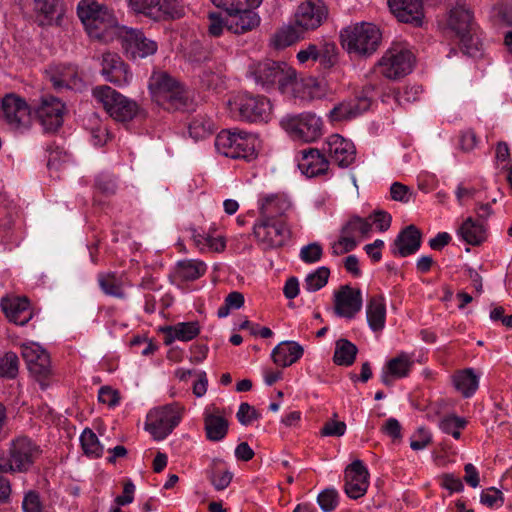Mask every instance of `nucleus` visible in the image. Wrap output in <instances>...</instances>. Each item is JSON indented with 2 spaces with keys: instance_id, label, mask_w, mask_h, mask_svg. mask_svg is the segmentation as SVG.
Masks as SVG:
<instances>
[{
  "instance_id": "obj_24",
  "label": "nucleus",
  "mask_w": 512,
  "mask_h": 512,
  "mask_svg": "<svg viewBox=\"0 0 512 512\" xmlns=\"http://www.w3.org/2000/svg\"><path fill=\"white\" fill-rule=\"evenodd\" d=\"M388 6L399 22L421 27L424 19L422 0H388Z\"/></svg>"
},
{
  "instance_id": "obj_56",
  "label": "nucleus",
  "mask_w": 512,
  "mask_h": 512,
  "mask_svg": "<svg viewBox=\"0 0 512 512\" xmlns=\"http://www.w3.org/2000/svg\"><path fill=\"white\" fill-rule=\"evenodd\" d=\"M331 121L349 120L355 117L351 102H342L335 106L329 113Z\"/></svg>"
},
{
  "instance_id": "obj_9",
  "label": "nucleus",
  "mask_w": 512,
  "mask_h": 512,
  "mask_svg": "<svg viewBox=\"0 0 512 512\" xmlns=\"http://www.w3.org/2000/svg\"><path fill=\"white\" fill-rule=\"evenodd\" d=\"M39 452V447L30 438H16L11 442L9 458L0 460V473L28 471Z\"/></svg>"
},
{
  "instance_id": "obj_22",
  "label": "nucleus",
  "mask_w": 512,
  "mask_h": 512,
  "mask_svg": "<svg viewBox=\"0 0 512 512\" xmlns=\"http://www.w3.org/2000/svg\"><path fill=\"white\" fill-rule=\"evenodd\" d=\"M369 472L361 460H355L345 469L344 490L349 498L365 495L369 486Z\"/></svg>"
},
{
  "instance_id": "obj_2",
  "label": "nucleus",
  "mask_w": 512,
  "mask_h": 512,
  "mask_svg": "<svg viewBox=\"0 0 512 512\" xmlns=\"http://www.w3.org/2000/svg\"><path fill=\"white\" fill-rule=\"evenodd\" d=\"M448 26L458 37L460 48L464 54L471 57L481 54L482 43L478 34L479 27L465 0H458L450 10Z\"/></svg>"
},
{
  "instance_id": "obj_49",
  "label": "nucleus",
  "mask_w": 512,
  "mask_h": 512,
  "mask_svg": "<svg viewBox=\"0 0 512 512\" xmlns=\"http://www.w3.org/2000/svg\"><path fill=\"white\" fill-rule=\"evenodd\" d=\"M160 0H129L130 9L137 13L143 14L146 17L155 20L154 11L156 10L157 4Z\"/></svg>"
},
{
  "instance_id": "obj_64",
  "label": "nucleus",
  "mask_w": 512,
  "mask_h": 512,
  "mask_svg": "<svg viewBox=\"0 0 512 512\" xmlns=\"http://www.w3.org/2000/svg\"><path fill=\"white\" fill-rule=\"evenodd\" d=\"M391 221H392V217L386 211L377 210L373 213V223L382 232L389 229V227L391 225Z\"/></svg>"
},
{
  "instance_id": "obj_1",
  "label": "nucleus",
  "mask_w": 512,
  "mask_h": 512,
  "mask_svg": "<svg viewBox=\"0 0 512 512\" xmlns=\"http://www.w3.org/2000/svg\"><path fill=\"white\" fill-rule=\"evenodd\" d=\"M381 39L380 29L369 22L351 24L340 32L342 48L350 56L357 58L372 56L378 50Z\"/></svg>"
},
{
  "instance_id": "obj_62",
  "label": "nucleus",
  "mask_w": 512,
  "mask_h": 512,
  "mask_svg": "<svg viewBox=\"0 0 512 512\" xmlns=\"http://www.w3.org/2000/svg\"><path fill=\"white\" fill-rule=\"evenodd\" d=\"M441 485L443 488L449 490L450 493L461 492L464 489L461 479L449 473L442 475Z\"/></svg>"
},
{
  "instance_id": "obj_19",
  "label": "nucleus",
  "mask_w": 512,
  "mask_h": 512,
  "mask_svg": "<svg viewBox=\"0 0 512 512\" xmlns=\"http://www.w3.org/2000/svg\"><path fill=\"white\" fill-rule=\"evenodd\" d=\"M323 151L340 168L349 167L356 159V148L353 142L339 134H332L327 138Z\"/></svg>"
},
{
  "instance_id": "obj_13",
  "label": "nucleus",
  "mask_w": 512,
  "mask_h": 512,
  "mask_svg": "<svg viewBox=\"0 0 512 512\" xmlns=\"http://www.w3.org/2000/svg\"><path fill=\"white\" fill-rule=\"evenodd\" d=\"M414 55L407 49L393 46L378 62L380 72L389 79H398L412 71Z\"/></svg>"
},
{
  "instance_id": "obj_15",
  "label": "nucleus",
  "mask_w": 512,
  "mask_h": 512,
  "mask_svg": "<svg viewBox=\"0 0 512 512\" xmlns=\"http://www.w3.org/2000/svg\"><path fill=\"white\" fill-rule=\"evenodd\" d=\"M0 118L12 129L25 130L31 124V109L23 98L7 94L1 100Z\"/></svg>"
},
{
  "instance_id": "obj_47",
  "label": "nucleus",
  "mask_w": 512,
  "mask_h": 512,
  "mask_svg": "<svg viewBox=\"0 0 512 512\" xmlns=\"http://www.w3.org/2000/svg\"><path fill=\"white\" fill-rule=\"evenodd\" d=\"M372 229V223L367 219H363L359 216H353L349 221L342 227L341 233L348 235L359 234L361 236H367Z\"/></svg>"
},
{
  "instance_id": "obj_55",
  "label": "nucleus",
  "mask_w": 512,
  "mask_h": 512,
  "mask_svg": "<svg viewBox=\"0 0 512 512\" xmlns=\"http://www.w3.org/2000/svg\"><path fill=\"white\" fill-rule=\"evenodd\" d=\"M207 17L209 21V35L219 37L222 34L223 29L226 28L227 17L223 18L219 12H209Z\"/></svg>"
},
{
  "instance_id": "obj_27",
  "label": "nucleus",
  "mask_w": 512,
  "mask_h": 512,
  "mask_svg": "<svg viewBox=\"0 0 512 512\" xmlns=\"http://www.w3.org/2000/svg\"><path fill=\"white\" fill-rule=\"evenodd\" d=\"M421 231L413 224L400 231L394 240L391 252L395 256L407 257L416 253L421 246Z\"/></svg>"
},
{
  "instance_id": "obj_54",
  "label": "nucleus",
  "mask_w": 512,
  "mask_h": 512,
  "mask_svg": "<svg viewBox=\"0 0 512 512\" xmlns=\"http://www.w3.org/2000/svg\"><path fill=\"white\" fill-rule=\"evenodd\" d=\"M236 417L242 425L248 426L253 421L258 420L261 417V414L253 406L243 402L239 406Z\"/></svg>"
},
{
  "instance_id": "obj_52",
  "label": "nucleus",
  "mask_w": 512,
  "mask_h": 512,
  "mask_svg": "<svg viewBox=\"0 0 512 512\" xmlns=\"http://www.w3.org/2000/svg\"><path fill=\"white\" fill-rule=\"evenodd\" d=\"M22 509L24 512H46L41 502L40 494L35 490H29L25 493Z\"/></svg>"
},
{
  "instance_id": "obj_14",
  "label": "nucleus",
  "mask_w": 512,
  "mask_h": 512,
  "mask_svg": "<svg viewBox=\"0 0 512 512\" xmlns=\"http://www.w3.org/2000/svg\"><path fill=\"white\" fill-rule=\"evenodd\" d=\"M119 38L125 54L133 60L153 55L158 49L157 43L147 38L144 32L137 28L121 27Z\"/></svg>"
},
{
  "instance_id": "obj_11",
  "label": "nucleus",
  "mask_w": 512,
  "mask_h": 512,
  "mask_svg": "<svg viewBox=\"0 0 512 512\" xmlns=\"http://www.w3.org/2000/svg\"><path fill=\"white\" fill-rule=\"evenodd\" d=\"M230 104L241 120L251 123L268 122L272 112L270 100L263 95L240 94Z\"/></svg>"
},
{
  "instance_id": "obj_12",
  "label": "nucleus",
  "mask_w": 512,
  "mask_h": 512,
  "mask_svg": "<svg viewBox=\"0 0 512 512\" xmlns=\"http://www.w3.org/2000/svg\"><path fill=\"white\" fill-rule=\"evenodd\" d=\"M253 235L263 250L283 247L291 238L292 232L286 222H261L253 225Z\"/></svg>"
},
{
  "instance_id": "obj_32",
  "label": "nucleus",
  "mask_w": 512,
  "mask_h": 512,
  "mask_svg": "<svg viewBox=\"0 0 512 512\" xmlns=\"http://www.w3.org/2000/svg\"><path fill=\"white\" fill-rule=\"evenodd\" d=\"M98 284L105 295L118 299H125V285L127 278L124 274L116 272H101L98 274Z\"/></svg>"
},
{
  "instance_id": "obj_29",
  "label": "nucleus",
  "mask_w": 512,
  "mask_h": 512,
  "mask_svg": "<svg viewBox=\"0 0 512 512\" xmlns=\"http://www.w3.org/2000/svg\"><path fill=\"white\" fill-rule=\"evenodd\" d=\"M1 308L9 321L16 325L27 324L33 316L30 302L26 297L4 298L1 301Z\"/></svg>"
},
{
  "instance_id": "obj_38",
  "label": "nucleus",
  "mask_w": 512,
  "mask_h": 512,
  "mask_svg": "<svg viewBox=\"0 0 512 512\" xmlns=\"http://www.w3.org/2000/svg\"><path fill=\"white\" fill-rule=\"evenodd\" d=\"M453 384L463 397H471L478 389L479 379L472 368H466L456 372L453 377Z\"/></svg>"
},
{
  "instance_id": "obj_26",
  "label": "nucleus",
  "mask_w": 512,
  "mask_h": 512,
  "mask_svg": "<svg viewBox=\"0 0 512 512\" xmlns=\"http://www.w3.org/2000/svg\"><path fill=\"white\" fill-rule=\"evenodd\" d=\"M299 154L298 167L304 175L311 178L327 173L329 160L318 149L306 148Z\"/></svg>"
},
{
  "instance_id": "obj_44",
  "label": "nucleus",
  "mask_w": 512,
  "mask_h": 512,
  "mask_svg": "<svg viewBox=\"0 0 512 512\" xmlns=\"http://www.w3.org/2000/svg\"><path fill=\"white\" fill-rule=\"evenodd\" d=\"M329 276L330 269L326 266H321L306 276L304 287L309 292L318 291L327 284Z\"/></svg>"
},
{
  "instance_id": "obj_3",
  "label": "nucleus",
  "mask_w": 512,
  "mask_h": 512,
  "mask_svg": "<svg viewBox=\"0 0 512 512\" xmlns=\"http://www.w3.org/2000/svg\"><path fill=\"white\" fill-rule=\"evenodd\" d=\"M149 90L153 101L167 111L183 110L189 105L187 90L167 72H154L149 79Z\"/></svg>"
},
{
  "instance_id": "obj_25",
  "label": "nucleus",
  "mask_w": 512,
  "mask_h": 512,
  "mask_svg": "<svg viewBox=\"0 0 512 512\" xmlns=\"http://www.w3.org/2000/svg\"><path fill=\"white\" fill-rule=\"evenodd\" d=\"M226 29L234 34H244L260 24V17L252 9H242L239 4L226 11Z\"/></svg>"
},
{
  "instance_id": "obj_39",
  "label": "nucleus",
  "mask_w": 512,
  "mask_h": 512,
  "mask_svg": "<svg viewBox=\"0 0 512 512\" xmlns=\"http://www.w3.org/2000/svg\"><path fill=\"white\" fill-rule=\"evenodd\" d=\"M358 348L351 341L341 338L335 343L333 362L339 366H351L356 359Z\"/></svg>"
},
{
  "instance_id": "obj_37",
  "label": "nucleus",
  "mask_w": 512,
  "mask_h": 512,
  "mask_svg": "<svg viewBox=\"0 0 512 512\" xmlns=\"http://www.w3.org/2000/svg\"><path fill=\"white\" fill-rule=\"evenodd\" d=\"M458 233L466 243L473 246L480 245L487 237L485 225L471 217L462 223Z\"/></svg>"
},
{
  "instance_id": "obj_40",
  "label": "nucleus",
  "mask_w": 512,
  "mask_h": 512,
  "mask_svg": "<svg viewBox=\"0 0 512 512\" xmlns=\"http://www.w3.org/2000/svg\"><path fill=\"white\" fill-rule=\"evenodd\" d=\"M154 13V21L175 20L184 16V8L178 0H160Z\"/></svg>"
},
{
  "instance_id": "obj_42",
  "label": "nucleus",
  "mask_w": 512,
  "mask_h": 512,
  "mask_svg": "<svg viewBox=\"0 0 512 512\" xmlns=\"http://www.w3.org/2000/svg\"><path fill=\"white\" fill-rule=\"evenodd\" d=\"M178 274L185 280L193 281L201 277L206 272V264L198 260H183L178 262Z\"/></svg>"
},
{
  "instance_id": "obj_53",
  "label": "nucleus",
  "mask_w": 512,
  "mask_h": 512,
  "mask_svg": "<svg viewBox=\"0 0 512 512\" xmlns=\"http://www.w3.org/2000/svg\"><path fill=\"white\" fill-rule=\"evenodd\" d=\"M480 501L483 505L490 508L501 507L504 504V496L499 489L490 487L482 491Z\"/></svg>"
},
{
  "instance_id": "obj_60",
  "label": "nucleus",
  "mask_w": 512,
  "mask_h": 512,
  "mask_svg": "<svg viewBox=\"0 0 512 512\" xmlns=\"http://www.w3.org/2000/svg\"><path fill=\"white\" fill-rule=\"evenodd\" d=\"M318 60L325 67H331L336 62V45L334 43H325L322 49H319Z\"/></svg>"
},
{
  "instance_id": "obj_21",
  "label": "nucleus",
  "mask_w": 512,
  "mask_h": 512,
  "mask_svg": "<svg viewBox=\"0 0 512 512\" xmlns=\"http://www.w3.org/2000/svg\"><path fill=\"white\" fill-rule=\"evenodd\" d=\"M290 209L291 202L284 195H267L260 200L259 216L256 221L287 223V212Z\"/></svg>"
},
{
  "instance_id": "obj_28",
  "label": "nucleus",
  "mask_w": 512,
  "mask_h": 512,
  "mask_svg": "<svg viewBox=\"0 0 512 512\" xmlns=\"http://www.w3.org/2000/svg\"><path fill=\"white\" fill-rule=\"evenodd\" d=\"M204 429L206 438L212 442L223 440L229 429V422L225 417L224 410L213 406L204 412Z\"/></svg>"
},
{
  "instance_id": "obj_18",
  "label": "nucleus",
  "mask_w": 512,
  "mask_h": 512,
  "mask_svg": "<svg viewBox=\"0 0 512 512\" xmlns=\"http://www.w3.org/2000/svg\"><path fill=\"white\" fill-rule=\"evenodd\" d=\"M101 75L106 81L119 87L129 84L132 79L128 64L119 54L110 51L102 54Z\"/></svg>"
},
{
  "instance_id": "obj_23",
  "label": "nucleus",
  "mask_w": 512,
  "mask_h": 512,
  "mask_svg": "<svg viewBox=\"0 0 512 512\" xmlns=\"http://www.w3.org/2000/svg\"><path fill=\"white\" fill-rule=\"evenodd\" d=\"M362 308V294L349 285L341 286L334 295V311L339 317L352 319Z\"/></svg>"
},
{
  "instance_id": "obj_43",
  "label": "nucleus",
  "mask_w": 512,
  "mask_h": 512,
  "mask_svg": "<svg viewBox=\"0 0 512 512\" xmlns=\"http://www.w3.org/2000/svg\"><path fill=\"white\" fill-rule=\"evenodd\" d=\"M412 365L413 361L410 356L402 352L398 356L390 359L386 363L385 367L388 369L389 373L394 375L395 378H404L408 376Z\"/></svg>"
},
{
  "instance_id": "obj_8",
  "label": "nucleus",
  "mask_w": 512,
  "mask_h": 512,
  "mask_svg": "<svg viewBox=\"0 0 512 512\" xmlns=\"http://www.w3.org/2000/svg\"><path fill=\"white\" fill-rule=\"evenodd\" d=\"M184 408L179 403H170L151 409L145 422V430L156 441L164 440L179 425Z\"/></svg>"
},
{
  "instance_id": "obj_51",
  "label": "nucleus",
  "mask_w": 512,
  "mask_h": 512,
  "mask_svg": "<svg viewBox=\"0 0 512 512\" xmlns=\"http://www.w3.org/2000/svg\"><path fill=\"white\" fill-rule=\"evenodd\" d=\"M323 255V248L320 243L313 242L303 246L300 250V259L307 264L318 262Z\"/></svg>"
},
{
  "instance_id": "obj_6",
  "label": "nucleus",
  "mask_w": 512,
  "mask_h": 512,
  "mask_svg": "<svg viewBox=\"0 0 512 512\" xmlns=\"http://www.w3.org/2000/svg\"><path fill=\"white\" fill-rule=\"evenodd\" d=\"M93 97L102 104L109 116L117 122H129L139 113L137 102L127 98L108 85L96 86Z\"/></svg>"
},
{
  "instance_id": "obj_10",
  "label": "nucleus",
  "mask_w": 512,
  "mask_h": 512,
  "mask_svg": "<svg viewBox=\"0 0 512 512\" xmlns=\"http://www.w3.org/2000/svg\"><path fill=\"white\" fill-rule=\"evenodd\" d=\"M280 125L295 141L311 143L322 136L323 122L313 113L286 115Z\"/></svg>"
},
{
  "instance_id": "obj_36",
  "label": "nucleus",
  "mask_w": 512,
  "mask_h": 512,
  "mask_svg": "<svg viewBox=\"0 0 512 512\" xmlns=\"http://www.w3.org/2000/svg\"><path fill=\"white\" fill-rule=\"evenodd\" d=\"M35 11L41 17L40 25L59 24L63 15L62 5L59 0H34Z\"/></svg>"
},
{
  "instance_id": "obj_63",
  "label": "nucleus",
  "mask_w": 512,
  "mask_h": 512,
  "mask_svg": "<svg viewBox=\"0 0 512 512\" xmlns=\"http://www.w3.org/2000/svg\"><path fill=\"white\" fill-rule=\"evenodd\" d=\"M135 486L131 480L125 482L123 487V494L115 498V502L119 506L130 504L134 500Z\"/></svg>"
},
{
  "instance_id": "obj_48",
  "label": "nucleus",
  "mask_w": 512,
  "mask_h": 512,
  "mask_svg": "<svg viewBox=\"0 0 512 512\" xmlns=\"http://www.w3.org/2000/svg\"><path fill=\"white\" fill-rule=\"evenodd\" d=\"M466 425L467 421L464 418L456 415H448L440 421L439 427L444 433L451 435L455 439H459L461 437V430L464 429Z\"/></svg>"
},
{
  "instance_id": "obj_61",
  "label": "nucleus",
  "mask_w": 512,
  "mask_h": 512,
  "mask_svg": "<svg viewBox=\"0 0 512 512\" xmlns=\"http://www.w3.org/2000/svg\"><path fill=\"white\" fill-rule=\"evenodd\" d=\"M98 400L103 404H107L109 407H114L119 403L120 396L117 390L109 386H103L99 390Z\"/></svg>"
},
{
  "instance_id": "obj_4",
  "label": "nucleus",
  "mask_w": 512,
  "mask_h": 512,
  "mask_svg": "<svg viewBox=\"0 0 512 512\" xmlns=\"http://www.w3.org/2000/svg\"><path fill=\"white\" fill-rule=\"evenodd\" d=\"M248 74L256 84L263 88L269 89L277 84L282 93L287 92L297 84L296 71L285 62L267 59L253 63L249 66Z\"/></svg>"
},
{
  "instance_id": "obj_57",
  "label": "nucleus",
  "mask_w": 512,
  "mask_h": 512,
  "mask_svg": "<svg viewBox=\"0 0 512 512\" xmlns=\"http://www.w3.org/2000/svg\"><path fill=\"white\" fill-rule=\"evenodd\" d=\"M357 246V241L355 240L353 235L342 234L337 243H334L332 246V251L334 255H340L344 253H348L355 249Z\"/></svg>"
},
{
  "instance_id": "obj_46",
  "label": "nucleus",
  "mask_w": 512,
  "mask_h": 512,
  "mask_svg": "<svg viewBox=\"0 0 512 512\" xmlns=\"http://www.w3.org/2000/svg\"><path fill=\"white\" fill-rule=\"evenodd\" d=\"M214 124L211 119L197 116L189 123L188 131L192 138L203 139L213 133Z\"/></svg>"
},
{
  "instance_id": "obj_16",
  "label": "nucleus",
  "mask_w": 512,
  "mask_h": 512,
  "mask_svg": "<svg viewBox=\"0 0 512 512\" xmlns=\"http://www.w3.org/2000/svg\"><path fill=\"white\" fill-rule=\"evenodd\" d=\"M327 17L328 9L323 1L306 0L297 7L293 19L306 35L318 29Z\"/></svg>"
},
{
  "instance_id": "obj_34",
  "label": "nucleus",
  "mask_w": 512,
  "mask_h": 512,
  "mask_svg": "<svg viewBox=\"0 0 512 512\" xmlns=\"http://www.w3.org/2000/svg\"><path fill=\"white\" fill-rule=\"evenodd\" d=\"M205 473L207 479L217 491L226 489L233 479V473L226 468L225 461L220 458L212 459Z\"/></svg>"
},
{
  "instance_id": "obj_35",
  "label": "nucleus",
  "mask_w": 512,
  "mask_h": 512,
  "mask_svg": "<svg viewBox=\"0 0 512 512\" xmlns=\"http://www.w3.org/2000/svg\"><path fill=\"white\" fill-rule=\"evenodd\" d=\"M305 36L301 28L293 21L291 24L277 29L271 37L270 44L277 50L284 49L304 39Z\"/></svg>"
},
{
  "instance_id": "obj_41",
  "label": "nucleus",
  "mask_w": 512,
  "mask_h": 512,
  "mask_svg": "<svg viewBox=\"0 0 512 512\" xmlns=\"http://www.w3.org/2000/svg\"><path fill=\"white\" fill-rule=\"evenodd\" d=\"M80 443L86 456L91 458L102 457L103 446L100 444L97 435L90 428L83 430L80 436Z\"/></svg>"
},
{
  "instance_id": "obj_58",
  "label": "nucleus",
  "mask_w": 512,
  "mask_h": 512,
  "mask_svg": "<svg viewBox=\"0 0 512 512\" xmlns=\"http://www.w3.org/2000/svg\"><path fill=\"white\" fill-rule=\"evenodd\" d=\"M390 195L394 201L408 203L413 196V192L407 185L400 182H394L390 187Z\"/></svg>"
},
{
  "instance_id": "obj_17",
  "label": "nucleus",
  "mask_w": 512,
  "mask_h": 512,
  "mask_svg": "<svg viewBox=\"0 0 512 512\" xmlns=\"http://www.w3.org/2000/svg\"><path fill=\"white\" fill-rule=\"evenodd\" d=\"M34 110L46 131H56L62 126L65 104L59 98L52 95L42 96Z\"/></svg>"
},
{
  "instance_id": "obj_33",
  "label": "nucleus",
  "mask_w": 512,
  "mask_h": 512,
  "mask_svg": "<svg viewBox=\"0 0 512 512\" xmlns=\"http://www.w3.org/2000/svg\"><path fill=\"white\" fill-rule=\"evenodd\" d=\"M367 322L371 330H383L386 321V304L382 295L371 296L366 307Z\"/></svg>"
},
{
  "instance_id": "obj_50",
  "label": "nucleus",
  "mask_w": 512,
  "mask_h": 512,
  "mask_svg": "<svg viewBox=\"0 0 512 512\" xmlns=\"http://www.w3.org/2000/svg\"><path fill=\"white\" fill-rule=\"evenodd\" d=\"M323 512H332L338 505V492L334 488H326L317 497Z\"/></svg>"
},
{
  "instance_id": "obj_20",
  "label": "nucleus",
  "mask_w": 512,
  "mask_h": 512,
  "mask_svg": "<svg viewBox=\"0 0 512 512\" xmlns=\"http://www.w3.org/2000/svg\"><path fill=\"white\" fill-rule=\"evenodd\" d=\"M22 356L27 363L30 373L40 383L42 389L46 388L47 380L51 374V361L49 354L39 346H24Z\"/></svg>"
},
{
  "instance_id": "obj_59",
  "label": "nucleus",
  "mask_w": 512,
  "mask_h": 512,
  "mask_svg": "<svg viewBox=\"0 0 512 512\" xmlns=\"http://www.w3.org/2000/svg\"><path fill=\"white\" fill-rule=\"evenodd\" d=\"M346 432V424L343 421L328 420L321 428L322 436H343Z\"/></svg>"
},
{
  "instance_id": "obj_7",
  "label": "nucleus",
  "mask_w": 512,
  "mask_h": 512,
  "mask_svg": "<svg viewBox=\"0 0 512 512\" xmlns=\"http://www.w3.org/2000/svg\"><path fill=\"white\" fill-rule=\"evenodd\" d=\"M257 138L244 131L222 130L215 139V147L222 155L232 159H255Z\"/></svg>"
},
{
  "instance_id": "obj_30",
  "label": "nucleus",
  "mask_w": 512,
  "mask_h": 512,
  "mask_svg": "<svg viewBox=\"0 0 512 512\" xmlns=\"http://www.w3.org/2000/svg\"><path fill=\"white\" fill-rule=\"evenodd\" d=\"M304 354L303 347L295 341H283L271 353L273 362L283 368L296 363Z\"/></svg>"
},
{
  "instance_id": "obj_5",
  "label": "nucleus",
  "mask_w": 512,
  "mask_h": 512,
  "mask_svg": "<svg viewBox=\"0 0 512 512\" xmlns=\"http://www.w3.org/2000/svg\"><path fill=\"white\" fill-rule=\"evenodd\" d=\"M77 15L88 34L96 39H104L117 25L113 11L94 0H81L77 6Z\"/></svg>"
},
{
  "instance_id": "obj_31",
  "label": "nucleus",
  "mask_w": 512,
  "mask_h": 512,
  "mask_svg": "<svg viewBox=\"0 0 512 512\" xmlns=\"http://www.w3.org/2000/svg\"><path fill=\"white\" fill-rule=\"evenodd\" d=\"M164 333V344L171 345L175 340L190 341L200 333L198 322H180L172 326L161 328Z\"/></svg>"
},
{
  "instance_id": "obj_45",
  "label": "nucleus",
  "mask_w": 512,
  "mask_h": 512,
  "mask_svg": "<svg viewBox=\"0 0 512 512\" xmlns=\"http://www.w3.org/2000/svg\"><path fill=\"white\" fill-rule=\"evenodd\" d=\"M19 371V358L16 353L9 351L0 356V378L14 379Z\"/></svg>"
}]
</instances>
